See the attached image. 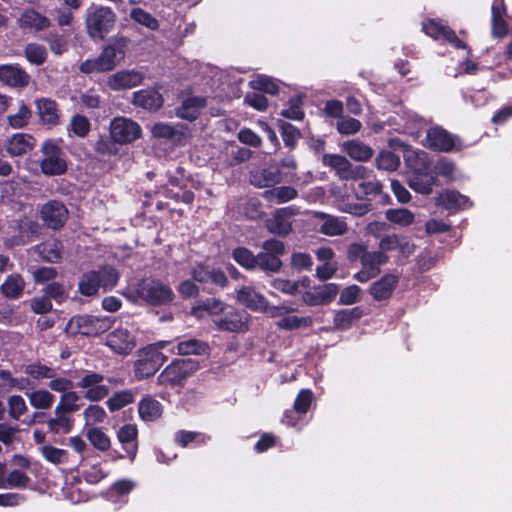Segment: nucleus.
<instances>
[{
    "label": "nucleus",
    "mask_w": 512,
    "mask_h": 512,
    "mask_svg": "<svg viewBox=\"0 0 512 512\" xmlns=\"http://www.w3.org/2000/svg\"><path fill=\"white\" fill-rule=\"evenodd\" d=\"M339 292V286L335 283H328L319 286L314 292H307L303 296V300L307 305L317 306L330 303Z\"/></svg>",
    "instance_id": "393cba45"
},
{
    "label": "nucleus",
    "mask_w": 512,
    "mask_h": 512,
    "mask_svg": "<svg viewBox=\"0 0 512 512\" xmlns=\"http://www.w3.org/2000/svg\"><path fill=\"white\" fill-rule=\"evenodd\" d=\"M83 417L86 426H92L103 423L107 418V413L99 405L91 404L83 411Z\"/></svg>",
    "instance_id": "13d9d810"
},
{
    "label": "nucleus",
    "mask_w": 512,
    "mask_h": 512,
    "mask_svg": "<svg viewBox=\"0 0 512 512\" xmlns=\"http://www.w3.org/2000/svg\"><path fill=\"white\" fill-rule=\"evenodd\" d=\"M309 283L308 278H303L299 281H291L282 278H275L271 281V286L284 294L295 295L300 287H307Z\"/></svg>",
    "instance_id": "3c124183"
},
{
    "label": "nucleus",
    "mask_w": 512,
    "mask_h": 512,
    "mask_svg": "<svg viewBox=\"0 0 512 512\" xmlns=\"http://www.w3.org/2000/svg\"><path fill=\"white\" fill-rule=\"evenodd\" d=\"M423 31L426 35L439 40L444 39L453 45L455 48H466V44L460 40L456 33L443 24L441 21L430 19L423 22Z\"/></svg>",
    "instance_id": "a211bd4d"
},
{
    "label": "nucleus",
    "mask_w": 512,
    "mask_h": 512,
    "mask_svg": "<svg viewBox=\"0 0 512 512\" xmlns=\"http://www.w3.org/2000/svg\"><path fill=\"white\" fill-rule=\"evenodd\" d=\"M237 300L251 310L264 311L268 309V300L251 286L241 287L237 292Z\"/></svg>",
    "instance_id": "bb28decb"
},
{
    "label": "nucleus",
    "mask_w": 512,
    "mask_h": 512,
    "mask_svg": "<svg viewBox=\"0 0 512 512\" xmlns=\"http://www.w3.org/2000/svg\"><path fill=\"white\" fill-rule=\"evenodd\" d=\"M335 206L339 211L357 217L363 216L372 210L370 200L357 198L356 196L355 198L350 196L337 198Z\"/></svg>",
    "instance_id": "5701e85b"
},
{
    "label": "nucleus",
    "mask_w": 512,
    "mask_h": 512,
    "mask_svg": "<svg viewBox=\"0 0 512 512\" xmlns=\"http://www.w3.org/2000/svg\"><path fill=\"white\" fill-rule=\"evenodd\" d=\"M313 216L321 221L319 232L326 236H342L348 231V224L344 217L315 211Z\"/></svg>",
    "instance_id": "6ab92c4d"
},
{
    "label": "nucleus",
    "mask_w": 512,
    "mask_h": 512,
    "mask_svg": "<svg viewBox=\"0 0 512 512\" xmlns=\"http://www.w3.org/2000/svg\"><path fill=\"white\" fill-rule=\"evenodd\" d=\"M281 173L278 167L269 166L251 172L250 182L257 187H270L281 181Z\"/></svg>",
    "instance_id": "7c9ffc66"
},
{
    "label": "nucleus",
    "mask_w": 512,
    "mask_h": 512,
    "mask_svg": "<svg viewBox=\"0 0 512 512\" xmlns=\"http://www.w3.org/2000/svg\"><path fill=\"white\" fill-rule=\"evenodd\" d=\"M138 410L144 421H155L162 414V405L151 397H145L140 401Z\"/></svg>",
    "instance_id": "79ce46f5"
},
{
    "label": "nucleus",
    "mask_w": 512,
    "mask_h": 512,
    "mask_svg": "<svg viewBox=\"0 0 512 512\" xmlns=\"http://www.w3.org/2000/svg\"><path fill=\"white\" fill-rule=\"evenodd\" d=\"M104 376L94 371H86L77 382V387L84 390V398L91 402H98L109 394V387L103 384Z\"/></svg>",
    "instance_id": "9b49d317"
},
{
    "label": "nucleus",
    "mask_w": 512,
    "mask_h": 512,
    "mask_svg": "<svg viewBox=\"0 0 512 512\" xmlns=\"http://www.w3.org/2000/svg\"><path fill=\"white\" fill-rule=\"evenodd\" d=\"M30 76L18 65H0V82L11 87H25Z\"/></svg>",
    "instance_id": "b1692460"
},
{
    "label": "nucleus",
    "mask_w": 512,
    "mask_h": 512,
    "mask_svg": "<svg viewBox=\"0 0 512 512\" xmlns=\"http://www.w3.org/2000/svg\"><path fill=\"white\" fill-rule=\"evenodd\" d=\"M249 315L244 311L231 310L217 320L215 324L220 330L244 332L248 330Z\"/></svg>",
    "instance_id": "aec40b11"
},
{
    "label": "nucleus",
    "mask_w": 512,
    "mask_h": 512,
    "mask_svg": "<svg viewBox=\"0 0 512 512\" xmlns=\"http://www.w3.org/2000/svg\"><path fill=\"white\" fill-rule=\"evenodd\" d=\"M151 133L156 138L171 140L175 144H179L184 134L176 130L173 126L165 123H156L151 129Z\"/></svg>",
    "instance_id": "8fccbe9b"
},
{
    "label": "nucleus",
    "mask_w": 512,
    "mask_h": 512,
    "mask_svg": "<svg viewBox=\"0 0 512 512\" xmlns=\"http://www.w3.org/2000/svg\"><path fill=\"white\" fill-rule=\"evenodd\" d=\"M145 75L142 71L135 69L120 70L107 79V85L113 91L132 89L142 84Z\"/></svg>",
    "instance_id": "dca6fc26"
},
{
    "label": "nucleus",
    "mask_w": 512,
    "mask_h": 512,
    "mask_svg": "<svg viewBox=\"0 0 512 512\" xmlns=\"http://www.w3.org/2000/svg\"><path fill=\"white\" fill-rule=\"evenodd\" d=\"M85 435L95 449L102 452L110 449V437L101 428L90 427L86 430Z\"/></svg>",
    "instance_id": "49530a36"
},
{
    "label": "nucleus",
    "mask_w": 512,
    "mask_h": 512,
    "mask_svg": "<svg viewBox=\"0 0 512 512\" xmlns=\"http://www.w3.org/2000/svg\"><path fill=\"white\" fill-rule=\"evenodd\" d=\"M423 145L439 152H450L462 148L460 139L440 126L430 127L427 130Z\"/></svg>",
    "instance_id": "9d476101"
},
{
    "label": "nucleus",
    "mask_w": 512,
    "mask_h": 512,
    "mask_svg": "<svg viewBox=\"0 0 512 512\" xmlns=\"http://www.w3.org/2000/svg\"><path fill=\"white\" fill-rule=\"evenodd\" d=\"M68 131L72 132L77 137H85L90 131V122L83 115H75L70 121Z\"/></svg>",
    "instance_id": "338daca9"
},
{
    "label": "nucleus",
    "mask_w": 512,
    "mask_h": 512,
    "mask_svg": "<svg viewBox=\"0 0 512 512\" xmlns=\"http://www.w3.org/2000/svg\"><path fill=\"white\" fill-rule=\"evenodd\" d=\"M133 400H134L133 394L128 390H124V391L117 392L113 396H111L107 400L106 404H107L109 410L114 412V411L119 410V409L125 407L126 405L132 403Z\"/></svg>",
    "instance_id": "69168bd1"
},
{
    "label": "nucleus",
    "mask_w": 512,
    "mask_h": 512,
    "mask_svg": "<svg viewBox=\"0 0 512 512\" xmlns=\"http://www.w3.org/2000/svg\"><path fill=\"white\" fill-rule=\"evenodd\" d=\"M295 206L280 208L267 221L268 230L279 236H286L292 231V219L298 214Z\"/></svg>",
    "instance_id": "2eb2a0df"
},
{
    "label": "nucleus",
    "mask_w": 512,
    "mask_h": 512,
    "mask_svg": "<svg viewBox=\"0 0 512 512\" xmlns=\"http://www.w3.org/2000/svg\"><path fill=\"white\" fill-rule=\"evenodd\" d=\"M35 145V138L26 133H15L5 141V149L12 157L27 154L33 150Z\"/></svg>",
    "instance_id": "412c9836"
},
{
    "label": "nucleus",
    "mask_w": 512,
    "mask_h": 512,
    "mask_svg": "<svg viewBox=\"0 0 512 512\" xmlns=\"http://www.w3.org/2000/svg\"><path fill=\"white\" fill-rule=\"evenodd\" d=\"M106 345L119 355H128L136 347V340L128 329L117 328L106 336Z\"/></svg>",
    "instance_id": "f3484780"
},
{
    "label": "nucleus",
    "mask_w": 512,
    "mask_h": 512,
    "mask_svg": "<svg viewBox=\"0 0 512 512\" xmlns=\"http://www.w3.org/2000/svg\"><path fill=\"white\" fill-rule=\"evenodd\" d=\"M31 117L30 109L22 103L18 112L7 117L8 123L12 128L19 129L28 124Z\"/></svg>",
    "instance_id": "774afa93"
},
{
    "label": "nucleus",
    "mask_w": 512,
    "mask_h": 512,
    "mask_svg": "<svg viewBox=\"0 0 512 512\" xmlns=\"http://www.w3.org/2000/svg\"><path fill=\"white\" fill-rule=\"evenodd\" d=\"M115 22L116 14L110 7L92 4L86 10V30L93 39H104L113 29Z\"/></svg>",
    "instance_id": "f03ea898"
},
{
    "label": "nucleus",
    "mask_w": 512,
    "mask_h": 512,
    "mask_svg": "<svg viewBox=\"0 0 512 512\" xmlns=\"http://www.w3.org/2000/svg\"><path fill=\"white\" fill-rule=\"evenodd\" d=\"M233 259L247 270L256 269V255L245 247H238L233 250Z\"/></svg>",
    "instance_id": "6e6d98bb"
},
{
    "label": "nucleus",
    "mask_w": 512,
    "mask_h": 512,
    "mask_svg": "<svg viewBox=\"0 0 512 512\" xmlns=\"http://www.w3.org/2000/svg\"><path fill=\"white\" fill-rule=\"evenodd\" d=\"M342 150L355 161L364 162L373 156V150L370 146L358 141L349 140L342 144Z\"/></svg>",
    "instance_id": "c9c22d12"
},
{
    "label": "nucleus",
    "mask_w": 512,
    "mask_h": 512,
    "mask_svg": "<svg viewBox=\"0 0 512 512\" xmlns=\"http://www.w3.org/2000/svg\"><path fill=\"white\" fill-rule=\"evenodd\" d=\"M173 291L158 280L145 279L138 282L128 293L127 297L136 302L143 300L151 305H163L173 299Z\"/></svg>",
    "instance_id": "f257e3e1"
},
{
    "label": "nucleus",
    "mask_w": 512,
    "mask_h": 512,
    "mask_svg": "<svg viewBox=\"0 0 512 512\" xmlns=\"http://www.w3.org/2000/svg\"><path fill=\"white\" fill-rule=\"evenodd\" d=\"M166 361L164 354H157L153 349H141L134 366L135 377L141 380L152 376Z\"/></svg>",
    "instance_id": "f8f14e48"
},
{
    "label": "nucleus",
    "mask_w": 512,
    "mask_h": 512,
    "mask_svg": "<svg viewBox=\"0 0 512 512\" xmlns=\"http://www.w3.org/2000/svg\"><path fill=\"white\" fill-rule=\"evenodd\" d=\"M357 198L367 199L368 196H376L381 193L382 185L379 181H362L354 190Z\"/></svg>",
    "instance_id": "e2e57ef3"
},
{
    "label": "nucleus",
    "mask_w": 512,
    "mask_h": 512,
    "mask_svg": "<svg viewBox=\"0 0 512 512\" xmlns=\"http://www.w3.org/2000/svg\"><path fill=\"white\" fill-rule=\"evenodd\" d=\"M110 135L116 143H131L141 136V128L138 123L131 119L117 117L110 124Z\"/></svg>",
    "instance_id": "ddd939ff"
},
{
    "label": "nucleus",
    "mask_w": 512,
    "mask_h": 512,
    "mask_svg": "<svg viewBox=\"0 0 512 512\" xmlns=\"http://www.w3.org/2000/svg\"><path fill=\"white\" fill-rule=\"evenodd\" d=\"M132 103L137 107L149 111H156L162 107L163 97L157 90L147 88L134 92Z\"/></svg>",
    "instance_id": "a878e982"
},
{
    "label": "nucleus",
    "mask_w": 512,
    "mask_h": 512,
    "mask_svg": "<svg viewBox=\"0 0 512 512\" xmlns=\"http://www.w3.org/2000/svg\"><path fill=\"white\" fill-rule=\"evenodd\" d=\"M40 151V170L44 175L61 176L66 173L68 166L65 152L54 140H46Z\"/></svg>",
    "instance_id": "423d86ee"
},
{
    "label": "nucleus",
    "mask_w": 512,
    "mask_h": 512,
    "mask_svg": "<svg viewBox=\"0 0 512 512\" xmlns=\"http://www.w3.org/2000/svg\"><path fill=\"white\" fill-rule=\"evenodd\" d=\"M385 217L388 221L400 227L410 226L415 221L414 213L407 208H390L386 210Z\"/></svg>",
    "instance_id": "c03bdc74"
},
{
    "label": "nucleus",
    "mask_w": 512,
    "mask_h": 512,
    "mask_svg": "<svg viewBox=\"0 0 512 512\" xmlns=\"http://www.w3.org/2000/svg\"><path fill=\"white\" fill-rule=\"evenodd\" d=\"M197 369L191 359H177L170 363L157 377V384L164 387H175Z\"/></svg>",
    "instance_id": "0eeeda50"
},
{
    "label": "nucleus",
    "mask_w": 512,
    "mask_h": 512,
    "mask_svg": "<svg viewBox=\"0 0 512 512\" xmlns=\"http://www.w3.org/2000/svg\"><path fill=\"white\" fill-rule=\"evenodd\" d=\"M436 203L447 210H456L467 207L469 199L459 192L446 191L437 197Z\"/></svg>",
    "instance_id": "4c0bfd02"
},
{
    "label": "nucleus",
    "mask_w": 512,
    "mask_h": 512,
    "mask_svg": "<svg viewBox=\"0 0 512 512\" xmlns=\"http://www.w3.org/2000/svg\"><path fill=\"white\" fill-rule=\"evenodd\" d=\"M124 57L125 51L120 44H110L98 57L82 62L79 70L85 74L107 72L114 69Z\"/></svg>",
    "instance_id": "39448f33"
},
{
    "label": "nucleus",
    "mask_w": 512,
    "mask_h": 512,
    "mask_svg": "<svg viewBox=\"0 0 512 512\" xmlns=\"http://www.w3.org/2000/svg\"><path fill=\"white\" fill-rule=\"evenodd\" d=\"M25 57L27 60L35 65H41L45 62L47 52L44 46L36 43H30L25 47Z\"/></svg>",
    "instance_id": "680f3d73"
},
{
    "label": "nucleus",
    "mask_w": 512,
    "mask_h": 512,
    "mask_svg": "<svg viewBox=\"0 0 512 512\" xmlns=\"http://www.w3.org/2000/svg\"><path fill=\"white\" fill-rule=\"evenodd\" d=\"M260 268L264 272L277 273L282 267L280 258H276L265 251L256 255V268Z\"/></svg>",
    "instance_id": "5fc2aeb1"
},
{
    "label": "nucleus",
    "mask_w": 512,
    "mask_h": 512,
    "mask_svg": "<svg viewBox=\"0 0 512 512\" xmlns=\"http://www.w3.org/2000/svg\"><path fill=\"white\" fill-rule=\"evenodd\" d=\"M40 451L44 459L52 464H64L68 461V452L64 449L44 445L41 447Z\"/></svg>",
    "instance_id": "4d7b16f0"
},
{
    "label": "nucleus",
    "mask_w": 512,
    "mask_h": 512,
    "mask_svg": "<svg viewBox=\"0 0 512 512\" xmlns=\"http://www.w3.org/2000/svg\"><path fill=\"white\" fill-rule=\"evenodd\" d=\"M39 117L44 124L56 125L59 122L57 104L54 100L41 98L36 101Z\"/></svg>",
    "instance_id": "f704fd0d"
},
{
    "label": "nucleus",
    "mask_w": 512,
    "mask_h": 512,
    "mask_svg": "<svg viewBox=\"0 0 512 512\" xmlns=\"http://www.w3.org/2000/svg\"><path fill=\"white\" fill-rule=\"evenodd\" d=\"M405 159L407 164L414 170L408 181L410 188L417 193L429 194L432 191L435 179L432 174L424 172L427 169L426 153L408 151Z\"/></svg>",
    "instance_id": "7ed1b4c3"
},
{
    "label": "nucleus",
    "mask_w": 512,
    "mask_h": 512,
    "mask_svg": "<svg viewBox=\"0 0 512 512\" xmlns=\"http://www.w3.org/2000/svg\"><path fill=\"white\" fill-rule=\"evenodd\" d=\"M323 165L330 167L336 175L343 180L365 179L368 177V170L362 165H352L349 160L339 154H324Z\"/></svg>",
    "instance_id": "6e6552de"
},
{
    "label": "nucleus",
    "mask_w": 512,
    "mask_h": 512,
    "mask_svg": "<svg viewBox=\"0 0 512 512\" xmlns=\"http://www.w3.org/2000/svg\"><path fill=\"white\" fill-rule=\"evenodd\" d=\"M118 281V274L112 267H102L97 271L84 273L78 283V291L84 296H94L101 287L112 288Z\"/></svg>",
    "instance_id": "20e7f679"
},
{
    "label": "nucleus",
    "mask_w": 512,
    "mask_h": 512,
    "mask_svg": "<svg viewBox=\"0 0 512 512\" xmlns=\"http://www.w3.org/2000/svg\"><path fill=\"white\" fill-rule=\"evenodd\" d=\"M22 30L43 31L50 26V20L33 8H26L17 20Z\"/></svg>",
    "instance_id": "4be33fe9"
},
{
    "label": "nucleus",
    "mask_w": 512,
    "mask_h": 512,
    "mask_svg": "<svg viewBox=\"0 0 512 512\" xmlns=\"http://www.w3.org/2000/svg\"><path fill=\"white\" fill-rule=\"evenodd\" d=\"M262 197L268 202L281 204L295 199L297 191L291 186H279L265 190Z\"/></svg>",
    "instance_id": "e433bc0d"
},
{
    "label": "nucleus",
    "mask_w": 512,
    "mask_h": 512,
    "mask_svg": "<svg viewBox=\"0 0 512 512\" xmlns=\"http://www.w3.org/2000/svg\"><path fill=\"white\" fill-rule=\"evenodd\" d=\"M361 316L362 310L359 307L338 310L334 314V326L337 329L346 330Z\"/></svg>",
    "instance_id": "a19ab883"
},
{
    "label": "nucleus",
    "mask_w": 512,
    "mask_h": 512,
    "mask_svg": "<svg viewBox=\"0 0 512 512\" xmlns=\"http://www.w3.org/2000/svg\"><path fill=\"white\" fill-rule=\"evenodd\" d=\"M253 90L262 91L271 95L278 93V85L269 77L259 75L249 82Z\"/></svg>",
    "instance_id": "052dcab7"
},
{
    "label": "nucleus",
    "mask_w": 512,
    "mask_h": 512,
    "mask_svg": "<svg viewBox=\"0 0 512 512\" xmlns=\"http://www.w3.org/2000/svg\"><path fill=\"white\" fill-rule=\"evenodd\" d=\"M129 15L135 23L150 30H157L159 28V21L152 14L140 7L133 8Z\"/></svg>",
    "instance_id": "603ef678"
},
{
    "label": "nucleus",
    "mask_w": 512,
    "mask_h": 512,
    "mask_svg": "<svg viewBox=\"0 0 512 512\" xmlns=\"http://www.w3.org/2000/svg\"><path fill=\"white\" fill-rule=\"evenodd\" d=\"M224 304L215 298H209L199 301L197 305L192 308V315L197 318H202L205 314H219L223 311Z\"/></svg>",
    "instance_id": "de8ad7c7"
},
{
    "label": "nucleus",
    "mask_w": 512,
    "mask_h": 512,
    "mask_svg": "<svg viewBox=\"0 0 512 512\" xmlns=\"http://www.w3.org/2000/svg\"><path fill=\"white\" fill-rule=\"evenodd\" d=\"M110 324L109 318L78 315L69 320L65 329L70 334L92 336L105 332L110 327Z\"/></svg>",
    "instance_id": "1a4fd4ad"
},
{
    "label": "nucleus",
    "mask_w": 512,
    "mask_h": 512,
    "mask_svg": "<svg viewBox=\"0 0 512 512\" xmlns=\"http://www.w3.org/2000/svg\"><path fill=\"white\" fill-rule=\"evenodd\" d=\"M0 466L2 467V474H1L2 486L0 487V489L24 488L30 482V478L24 471H22L20 469H14L11 472H9L8 475L6 476L5 464L0 462Z\"/></svg>",
    "instance_id": "72a5a7b5"
},
{
    "label": "nucleus",
    "mask_w": 512,
    "mask_h": 512,
    "mask_svg": "<svg viewBox=\"0 0 512 512\" xmlns=\"http://www.w3.org/2000/svg\"><path fill=\"white\" fill-rule=\"evenodd\" d=\"M388 256L383 251H367L361 264L371 272L380 273V266L387 263Z\"/></svg>",
    "instance_id": "864d4df0"
},
{
    "label": "nucleus",
    "mask_w": 512,
    "mask_h": 512,
    "mask_svg": "<svg viewBox=\"0 0 512 512\" xmlns=\"http://www.w3.org/2000/svg\"><path fill=\"white\" fill-rule=\"evenodd\" d=\"M205 106V99L198 96H189L182 101L176 110L179 118L192 121L197 118L201 109Z\"/></svg>",
    "instance_id": "473e14b6"
},
{
    "label": "nucleus",
    "mask_w": 512,
    "mask_h": 512,
    "mask_svg": "<svg viewBox=\"0 0 512 512\" xmlns=\"http://www.w3.org/2000/svg\"><path fill=\"white\" fill-rule=\"evenodd\" d=\"M29 402L35 409L46 410L52 407L54 402V395L45 389H38L26 393Z\"/></svg>",
    "instance_id": "09e8293b"
},
{
    "label": "nucleus",
    "mask_w": 512,
    "mask_h": 512,
    "mask_svg": "<svg viewBox=\"0 0 512 512\" xmlns=\"http://www.w3.org/2000/svg\"><path fill=\"white\" fill-rule=\"evenodd\" d=\"M506 11L501 1L492 5L491 33L494 38H502L508 33V25L505 20Z\"/></svg>",
    "instance_id": "2f4dec72"
},
{
    "label": "nucleus",
    "mask_w": 512,
    "mask_h": 512,
    "mask_svg": "<svg viewBox=\"0 0 512 512\" xmlns=\"http://www.w3.org/2000/svg\"><path fill=\"white\" fill-rule=\"evenodd\" d=\"M68 209L63 202L50 200L45 203L40 210V217L43 223L53 230H58L64 226L68 219Z\"/></svg>",
    "instance_id": "4468645a"
},
{
    "label": "nucleus",
    "mask_w": 512,
    "mask_h": 512,
    "mask_svg": "<svg viewBox=\"0 0 512 512\" xmlns=\"http://www.w3.org/2000/svg\"><path fill=\"white\" fill-rule=\"evenodd\" d=\"M8 413L12 419L18 420L28 410L24 398L20 395H12L7 400Z\"/></svg>",
    "instance_id": "0e129e2a"
},
{
    "label": "nucleus",
    "mask_w": 512,
    "mask_h": 512,
    "mask_svg": "<svg viewBox=\"0 0 512 512\" xmlns=\"http://www.w3.org/2000/svg\"><path fill=\"white\" fill-rule=\"evenodd\" d=\"M137 436L138 430L134 424H126L117 432V438L131 460H134L137 454Z\"/></svg>",
    "instance_id": "c85d7f7f"
},
{
    "label": "nucleus",
    "mask_w": 512,
    "mask_h": 512,
    "mask_svg": "<svg viewBox=\"0 0 512 512\" xmlns=\"http://www.w3.org/2000/svg\"><path fill=\"white\" fill-rule=\"evenodd\" d=\"M49 431L54 434H66L71 431L73 426V419L69 414L64 412H56L54 410V417L47 421Z\"/></svg>",
    "instance_id": "37998d69"
},
{
    "label": "nucleus",
    "mask_w": 512,
    "mask_h": 512,
    "mask_svg": "<svg viewBox=\"0 0 512 512\" xmlns=\"http://www.w3.org/2000/svg\"><path fill=\"white\" fill-rule=\"evenodd\" d=\"M34 254L43 261L57 263L62 258V244L56 239L47 240L32 248Z\"/></svg>",
    "instance_id": "c756f323"
},
{
    "label": "nucleus",
    "mask_w": 512,
    "mask_h": 512,
    "mask_svg": "<svg viewBox=\"0 0 512 512\" xmlns=\"http://www.w3.org/2000/svg\"><path fill=\"white\" fill-rule=\"evenodd\" d=\"M55 408L56 412H64L69 415L77 412L81 408L80 396L76 391L70 390L60 396Z\"/></svg>",
    "instance_id": "a18cd8bd"
},
{
    "label": "nucleus",
    "mask_w": 512,
    "mask_h": 512,
    "mask_svg": "<svg viewBox=\"0 0 512 512\" xmlns=\"http://www.w3.org/2000/svg\"><path fill=\"white\" fill-rule=\"evenodd\" d=\"M24 287L23 278L19 274H12L1 284L0 290L6 298L17 299L22 295Z\"/></svg>",
    "instance_id": "ea45409f"
},
{
    "label": "nucleus",
    "mask_w": 512,
    "mask_h": 512,
    "mask_svg": "<svg viewBox=\"0 0 512 512\" xmlns=\"http://www.w3.org/2000/svg\"><path fill=\"white\" fill-rule=\"evenodd\" d=\"M398 281V276L394 274H386L370 286L369 292L377 301L388 299L391 297Z\"/></svg>",
    "instance_id": "cd10ccee"
},
{
    "label": "nucleus",
    "mask_w": 512,
    "mask_h": 512,
    "mask_svg": "<svg viewBox=\"0 0 512 512\" xmlns=\"http://www.w3.org/2000/svg\"><path fill=\"white\" fill-rule=\"evenodd\" d=\"M375 162L379 169L386 171H394L400 164L399 157L391 151H381Z\"/></svg>",
    "instance_id": "bf43d9fd"
},
{
    "label": "nucleus",
    "mask_w": 512,
    "mask_h": 512,
    "mask_svg": "<svg viewBox=\"0 0 512 512\" xmlns=\"http://www.w3.org/2000/svg\"><path fill=\"white\" fill-rule=\"evenodd\" d=\"M208 350V344L196 338L183 339L176 346V353L179 355H204Z\"/></svg>",
    "instance_id": "58836bf2"
}]
</instances>
